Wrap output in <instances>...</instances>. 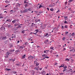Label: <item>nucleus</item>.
Masks as SVG:
<instances>
[{"label": "nucleus", "instance_id": "nucleus-41", "mask_svg": "<svg viewBox=\"0 0 75 75\" xmlns=\"http://www.w3.org/2000/svg\"><path fill=\"white\" fill-rule=\"evenodd\" d=\"M46 51L47 54V53H48V52H49V50H46Z\"/></svg>", "mask_w": 75, "mask_h": 75}, {"label": "nucleus", "instance_id": "nucleus-22", "mask_svg": "<svg viewBox=\"0 0 75 75\" xmlns=\"http://www.w3.org/2000/svg\"><path fill=\"white\" fill-rule=\"evenodd\" d=\"M35 31H36V33H38V32H39V31H38V29L35 30Z\"/></svg>", "mask_w": 75, "mask_h": 75}, {"label": "nucleus", "instance_id": "nucleus-5", "mask_svg": "<svg viewBox=\"0 0 75 75\" xmlns=\"http://www.w3.org/2000/svg\"><path fill=\"white\" fill-rule=\"evenodd\" d=\"M33 56L30 55V56L28 57V58L29 59H33Z\"/></svg>", "mask_w": 75, "mask_h": 75}, {"label": "nucleus", "instance_id": "nucleus-12", "mask_svg": "<svg viewBox=\"0 0 75 75\" xmlns=\"http://www.w3.org/2000/svg\"><path fill=\"white\" fill-rule=\"evenodd\" d=\"M35 64H36V66H38V65H39V63L38 62H35Z\"/></svg>", "mask_w": 75, "mask_h": 75}, {"label": "nucleus", "instance_id": "nucleus-7", "mask_svg": "<svg viewBox=\"0 0 75 75\" xmlns=\"http://www.w3.org/2000/svg\"><path fill=\"white\" fill-rule=\"evenodd\" d=\"M28 6H29V3H26L25 4V7H28Z\"/></svg>", "mask_w": 75, "mask_h": 75}, {"label": "nucleus", "instance_id": "nucleus-4", "mask_svg": "<svg viewBox=\"0 0 75 75\" xmlns=\"http://www.w3.org/2000/svg\"><path fill=\"white\" fill-rule=\"evenodd\" d=\"M18 21V19H15L14 20L12 21V23H16V21Z\"/></svg>", "mask_w": 75, "mask_h": 75}, {"label": "nucleus", "instance_id": "nucleus-16", "mask_svg": "<svg viewBox=\"0 0 75 75\" xmlns=\"http://www.w3.org/2000/svg\"><path fill=\"white\" fill-rule=\"evenodd\" d=\"M38 68H39V66H38V67L36 68V67H35V69H36V70H37V71L38 70Z\"/></svg>", "mask_w": 75, "mask_h": 75}, {"label": "nucleus", "instance_id": "nucleus-32", "mask_svg": "<svg viewBox=\"0 0 75 75\" xmlns=\"http://www.w3.org/2000/svg\"><path fill=\"white\" fill-rule=\"evenodd\" d=\"M10 53L8 52H7V53H6V54H8V55H10Z\"/></svg>", "mask_w": 75, "mask_h": 75}, {"label": "nucleus", "instance_id": "nucleus-20", "mask_svg": "<svg viewBox=\"0 0 75 75\" xmlns=\"http://www.w3.org/2000/svg\"><path fill=\"white\" fill-rule=\"evenodd\" d=\"M18 4L17 5V7H20V5H21V4H19V3H18L17 4Z\"/></svg>", "mask_w": 75, "mask_h": 75}, {"label": "nucleus", "instance_id": "nucleus-62", "mask_svg": "<svg viewBox=\"0 0 75 75\" xmlns=\"http://www.w3.org/2000/svg\"><path fill=\"white\" fill-rule=\"evenodd\" d=\"M40 71H41V70H42V68H40Z\"/></svg>", "mask_w": 75, "mask_h": 75}, {"label": "nucleus", "instance_id": "nucleus-45", "mask_svg": "<svg viewBox=\"0 0 75 75\" xmlns=\"http://www.w3.org/2000/svg\"><path fill=\"white\" fill-rule=\"evenodd\" d=\"M7 71H9V70H11V69H7Z\"/></svg>", "mask_w": 75, "mask_h": 75}, {"label": "nucleus", "instance_id": "nucleus-1", "mask_svg": "<svg viewBox=\"0 0 75 75\" xmlns=\"http://www.w3.org/2000/svg\"><path fill=\"white\" fill-rule=\"evenodd\" d=\"M46 56H47V55L45 54H43L42 55V57H42V59H41V60H43V59H45V58H46Z\"/></svg>", "mask_w": 75, "mask_h": 75}, {"label": "nucleus", "instance_id": "nucleus-54", "mask_svg": "<svg viewBox=\"0 0 75 75\" xmlns=\"http://www.w3.org/2000/svg\"><path fill=\"white\" fill-rule=\"evenodd\" d=\"M66 70H67V69H64L63 70V72H65V71H66Z\"/></svg>", "mask_w": 75, "mask_h": 75}, {"label": "nucleus", "instance_id": "nucleus-43", "mask_svg": "<svg viewBox=\"0 0 75 75\" xmlns=\"http://www.w3.org/2000/svg\"><path fill=\"white\" fill-rule=\"evenodd\" d=\"M64 23H65V24H68V22L66 21H64Z\"/></svg>", "mask_w": 75, "mask_h": 75}, {"label": "nucleus", "instance_id": "nucleus-29", "mask_svg": "<svg viewBox=\"0 0 75 75\" xmlns=\"http://www.w3.org/2000/svg\"><path fill=\"white\" fill-rule=\"evenodd\" d=\"M42 73L43 74V75H45V72L44 71H42Z\"/></svg>", "mask_w": 75, "mask_h": 75}, {"label": "nucleus", "instance_id": "nucleus-57", "mask_svg": "<svg viewBox=\"0 0 75 75\" xmlns=\"http://www.w3.org/2000/svg\"><path fill=\"white\" fill-rule=\"evenodd\" d=\"M68 32H66L65 33V34L66 35H67V34H68Z\"/></svg>", "mask_w": 75, "mask_h": 75}, {"label": "nucleus", "instance_id": "nucleus-50", "mask_svg": "<svg viewBox=\"0 0 75 75\" xmlns=\"http://www.w3.org/2000/svg\"><path fill=\"white\" fill-rule=\"evenodd\" d=\"M73 1L74 0H69V1H70V2H72V1Z\"/></svg>", "mask_w": 75, "mask_h": 75}, {"label": "nucleus", "instance_id": "nucleus-52", "mask_svg": "<svg viewBox=\"0 0 75 75\" xmlns=\"http://www.w3.org/2000/svg\"><path fill=\"white\" fill-rule=\"evenodd\" d=\"M5 3H8V1L7 0L6 1H5Z\"/></svg>", "mask_w": 75, "mask_h": 75}, {"label": "nucleus", "instance_id": "nucleus-49", "mask_svg": "<svg viewBox=\"0 0 75 75\" xmlns=\"http://www.w3.org/2000/svg\"><path fill=\"white\" fill-rule=\"evenodd\" d=\"M52 51H53L52 50H51L50 51V52L51 53H52Z\"/></svg>", "mask_w": 75, "mask_h": 75}, {"label": "nucleus", "instance_id": "nucleus-40", "mask_svg": "<svg viewBox=\"0 0 75 75\" xmlns=\"http://www.w3.org/2000/svg\"><path fill=\"white\" fill-rule=\"evenodd\" d=\"M15 59H16V58H14V59H12V61H13V62H14V61H15Z\"/></svg>", "mask_w": 75, "mask_h": 75}, {"label": "nucleus", "instance_id": "nucleus-14", "mask_svg": "<svg viewBox=\"0 0 75 75\" xmlns=\"http://www.w3.org/2000/svg\"><path fill=\"white\" fill-rule=\"evenodd\" d=\"M25 44H24L23 45H27L28 44V42H26L25 43H24Z\"/></svg>", "mask_w": 75, "mask_h": 75}, {"label": "nucleus", "instance_id": "nucleus-58", "mask_svg": "<svg viewBox=\"0 0 75 75\" xmlns=\"http://www.w3.org/2000/svg\"><path fill=\"white\" fill-rule=\"evenodd\" d=\"M33 33L34 34H35V35H36V34H37V33L36 32L35 33Z\"/></svg>", "mask_w": 75, "mask_h": 75}, {"label": "nucleus", "instance_id": "nucleus-8", "mask_svg": "<svg viewBox=\"0 0 75 75\" xmlns=\"http://www.w3.org/2000/svg\"><path fill=\"white\" fill-rule=\"evenodd\" d=\"M6 39H7V37H6V36H5V37H3L2 39V40H6Z\"/></svg>", "mask_w": 75, "mask_h": 75}, {"label": "nucleus", "instance_id": "nucleus-44", "mask_svg": "<svg viewBox=\"0 0 75 75\" xmlns=\"http://www.w3.org/2000/svg\"><path fill=\"white\" fill-rule=\"evenodd\" d=\"M62 39L63 40H64H64H65V38L64 37Z\"/></svg>", "mask_w": 75, "mask_h": 75}, {"label": "nucleus", "instance_id": "nucleus-3", "mask_svg": "<svg viewBox=\"0 0 75 75\" xmlns=\"http://www.w3.org/2000/svg\"><path fill=\"white\" fill-rule=\"evenodd\" d=\"M27 10L26 9H25V10H21L20 11V13H25L26 12H27V11H26Z\"/></svg>", "mask_w": 75, "mask_h": 75}, {"label": "nucleus", "instance_id": "nucleus-47", "mask_svg": "<svg viewBox=\"0 0 75 75\" xmlns=\"http://www.w3.org/2000/svg\"><path fill=\"white\" fill-rule=\"evenodd\" d=\"M62 29H64V27L63 26H62Z\"/></svg>", "mask_w": 75, "mask_h": 75}, {"label": "nucleus", "instance_id": "nucleus-42", "mask_svg": "<svg viewBox=\"0 0 75 75\" xmlns=\"http://www.w3.org/2000/svg\"><path fill=\"white\" fill-rule=\"evenodd\" d=\"M18 25L17 24V23H15V25H14V26H17Z\"/></svg>", "mask_w": 75, "mask_h": 75}, {"label": "nucleus", "instance_id": "nucleus-19", "mask_svg": "<svg viewBox=\"0 0 75 75\" xmlns=\"http://www.w3.org/2000/svg\"><path fill=\"white\" fill-rule=\"evenodd\" d=\"M21 48H23V46H19V49H21Z\"/></svg>", "mask_w": 75, "mask_h": 75}, {"label": "nucleus", "instance_id": "nucleus-23", "mask_svg": "<svg viewBox=\"0 0 75 75\" xmlns=\"http://www.w3.org/2000/svg\"><path fill=\"white\" fill-rule=\"evenodd\" d=\"M20 52V50H17L15 51V52Z\"/></svg>", "mask_w": 75, "mask_h": 75}, {"label": "nucleus", "instance_id": "nucleus-56", "mask_svg": "<svg viewBox=\"0 0 75 75\" xmlns=\"http://www.w3.org/2000/svg\"><path fill=\"white\" fill-rule=\"evenodd\" d=\"M16 65H17V66H20V65L18 64H16Z\"/></svg>", "mask_w": 75, "mask_h": 75}, {"label": "nucleus", "instance_id": "nucleus-26", "mask_svg": "<svg viewBox=\"0 0 75 75\" xmlns=\"http://www.w3.org/2000/svg\"><path fill=\"white\" fill-rule=\"evenodd\" d=\"M38 61V59H36L35 60V61H34V63H35V62H37Z\"/></svg>", "mask_w": 75, "mask_h": 75}, {"label": "nucleus", "instance_id": "nucleus-63", "mask_svg": "<svg viewBox=\"0 0 75 75\" xmlns=\"http://www.w3.org/2000/svg\"><path fill=\"white\" fill-rule=\"evenodd\" d=\"M49 6L50 7H53V6H52L51 5Z\"/></svg>", "mask_w": 75, "mask_h": 75}, {"label": "nucleus", "instance_id": "nucleus-46", "mask_svg": "<svg viewBox=\"0 0 75 75\" xmlns=\"http://www.w3.org/2000/svg\"><path fill=\"white\" fill-rule=\"evenodd\" d=\"M50 11H54V9H50Z\"/></svg>", "mask_w": 75, "mask_h": 75}, {"label": "nucleus", "instance_id": "nucleus-2", "mask_svg": "<svg viewBox=\"0 0 75 75\" xmlns=\"http://www.w3.org/2000/svg\"><path fill=\"white\" fill-rule=\"evenodd\" d=\"M11 18H8L6 20V22H7V21L8 22H11Z\"/></svg>", "mask_w": 75, "mask_h": 75}, {"label": "nucleus", "instance_id": "nucleus-51", "mask_svg": "<svg viewBox=\"0 0 75 75\" xmlns=\"http://www.w3.org/2000/svg\"><path fill=\"white\" fill-rule=\"evenodd\" d=\"M28 10H29V11H31V9L30 8H29L28 9Z\"/></svg>", "mask_w": 75, "mask_h": 75}, {"label": "nucleus", "instance_id": "nucleus-64", "mask_svg": "<svg viewBox=\"0 0 75 75\" xmlns=\"http://www.w3.org/2000/svg\"><path fill=\"white\" fill-rule=\"evenodd\" d=\"M63 50H66V48H64Z\"/></svg>", "mask_w": 75, "mask_h": 75}, {"label": "nucleus", "instance_id": "nucleus-60", "mask_svg": "<svg viewBox=\"0 0 75 75\" xmlns=\"http://www.w3.org/2000/svg\"><path fill=\"white\" fill-rule=\"evenodd\" d=\"M65 4H67V2L66 1L65 2Z\"/></svg>", "mask_w": 75, "mask_h": 75}, {"label": "nucleus", "instance_id": "nucleus-31", "mask_svg": "<svg viewBox=\"0 0 75 75\" xmlns=\"http://www.w3.org/2000/svg\"><path fill=\"white\" fill-rule=\"evenodd\" d=\"M27 0H25L24 1V3H28V2H27Z\"/></svg>", "mask_w": 75, "mask_h": 75}, {"label": "nucleus", "instance_id": "nucleus-27", "mask_svg": "<svg viewBox=\"0 0 75 75\" xmlns=\"http://www.w3.org/2000/svg\"><path fill=\"white\" fill-rule=\"evenodd\" d=\"M63 68L64 69H66V68H67V66H65L63 67Z\"/></svg>", "mask_w": 75, "mask_h": 75}, {"label": "nucleus", "instance_id": "nucleus-34", "mask_svg": "<svg viewBox=\"0 0 75 75\" xmlns=\"http://www.w3.org/2000/svg\"><path fill=\"white\" fill-rule=\"evenodd\" d=\"M48 40H45V43L47 42H48Z\"/></svg>", "mask_w": 75, "mask_h": 75}, {"label": "nucleus", "instance_id": "nucleus-35", "mask_svg": "<svg viewBox=\"0 0 75 75\" xmlns=\"http://www.w3.org/2000/svg\"><path fill=\"white\" fill-rule=\"evenodd\" d=\"M70 27L71 28H72V25H70Z\"/></svg>", "mask_w": 75, "mask_h": 75}, {"label": "nucleus", "instance_id": "nucleus-48", "mask_svg": "<svg viewBox=\"0 0 75 75\" xmlns=\"http://www.w3.org/2000/svg\"><path fill=\"white\" fill-rule=\"evenodd\" d=\"M53 54H57V52H54Z\"/></svg>", "mask_w": 75, "mask_h": 75}, {"label": "nucleus", "instance_id": "nucleus-13", "mask_svg": "<svg viewBox=\"0 0 75 75\" xmlns=\"http://www.w3.org/2000/svg\"><path fill=\"white\" fill-rule=\"evenodd\" d=\"M45 36H47V37H49V35H48V33H46L45 35Z\"/></svg>", "mask_w": 75, "mask_h": 75}, {"label": "nucleus", "instance_id": "nucleus-11", "mask_svg": "<svg viewBox=\"0 0 75 75\" xmlns=\"http://www.w3.org/2000/svg\"><path fill=\"white\" fill-rule=\"evenodd\" d=\"M64 67V64H62L59 67V68H61V67Z\"/></svg>", "mask_w": 75, "mask_h": 75}, {"label": "nucleus", "instance_id": "nucleus-17", "mask_svg": "<svg viewBox=\"0 0 75 75\" xmlns=\"http://www.w3.org/2000/svg\"><path fill=\"white\" fill-rule=\"evenodd\" d=\"M8 55L7 54H6L5 55V58H8Z\"/></svg>", "mask_w": 75, "mask_h": 75}, {"label": "nucleus", "instance_id": "nucleus-59", "mask_svg": "<svg viewBox=\"0 0 75 75\" xmlns=\"http://www.w3.org/2000/svg\"><path fill=\"white\" fill-rule=\"evenodd\" d=\"M34 74H35V73H34V72H32V75H34Z\"/></svg>", "mask_w": 75, "mask_h": 75}, {"label": "nucleus", "instance_id": "nucleus-28", "mask_svg": "<svg viewBox=\"0 0 75 75\" xmlns=\"http://www.w3.org/2000/svg\"><path fill=\"white\" fill-rule=\"evenodd\" d=\"M65 61H69V59H68V58H67L66 59Z\"/></svg>", "mask_w": 75, "mask_h": 75}, {"label": "nucleus", "instance_id": "nucleus-24", "mask_svg": "<svg viewBox=\"0 0 75 75\" xmlns=\"http://www.w3.org/2000/svg\"><path fill=\"white\" fill-rule=\"evenodd\" d=\"M64 28H68V25H66L64 27Z\"/></svg>", "mask_w": 75, "mask_h": 75}, {"label": "nucleus", "instance_id": "nucleus-18", "mask_svg": "<svg viewBox=\"0 0 75 75\" xmlns=\"http://www.w3.org/2000/svg\"><path fill=\"white\" fill-rule=\"evenodd\" d=\"M67 17H68V16H67V17H64V18L65 19V20H68V18H67Z\"/></svg>", "mask_w": 75, "mask_h": 75}, {"label": "nucleus", "instance_id": "nucleus-39", "mask_svg": "<svg viewBox=\"0 0 75 75\" xmlns=\"http://www.w3.org/2000/svg\"><path fill=\"white\" fill-rule=\"evenodd\" d=\"M13 37L14 38H16V35H14L13 36Z\"/></svg>", "mask_w": 75, "mask_h": 75}, {"label": "nucleus", "instance_id": "nucleus-38", "mask_svg": "<svg viewBox=\"0 0 75 75\" xmlns=\"http://www.w3.org/2000/svg\"><path fill=\"white\" fill-rule=\"evenodd\" d=\"M13 74H17V71H13Z\"/></svg>", "mask_w": 75, "mask_h": 75}, {"label": "nucleus", "instance_id": "nucleus-9", "mask_svg": "<svg viewBox=\"0 0 75 75\" xmlns=\"http://www.w3.org/2000/svg\"><path fill=\"white\" fill-rule=\"evenodd\" d=\"M1 30H5V28L4 27H2L1 28Z\"/></svg>", "mask_w": 75, "mask_h": 75}, {"label": "nucleus", "instance_id": "nucleus-37", "mask_svg": "<svg viewBox=\"0 0 75 75\" xmlns=\"http://www.w3.org/2000/svg\"><path fill=\"white\" fill-rule=\"evenodd\" d=\"M13 47V45H10V47Z\"/></svg>", "mask_w": 75, "mask_h": 75}, {"label": "nucleus", "instance_id": "nucleus-30", "mask_svg": "<svg viewBox=\"0 0 75 75\" xmlns=\"http://www.w3.org/2000/svg\"><path fill=\"white\" fill-rule=\"evenodd\" d=\"M17 28H21V26L20 25H19L18 27Z\"/></svg>", "mask_w": 75, "mask_h": 75}, {"label": "nucleus", "instance_id": "nucleus-33", "mask_svg": "<svg viewBox=\"0 0 75 75\" xmlns=\"http://www.w3.org/2000/svg\"><path fill=\"white\" fill-rule=\"evenodd\" d=\"M40 21V19H38L36 21V23H37V22H38V21Z\"/></svg>", "mask_w": 75, "mask_h": 75}, {"label": "nucleus", "instance_id": "nucleus-10", "mask_svg": "<svg viewBox=\"0 0 75 75\" xmlns=\"http://www.w3.org/2000/svg\"><path fill=\"white\" fill-rule=\"evenodd\" d=\"M50 50H54V47L53 46H51L50 47Z\"/></svg>", "mask_w": 75, "mask_h": 75}, {"label": "nucleus", "instance_id": "nucleus-21", "mask_svg": "<svg viewBox=\"0 0 75 75\" xmlns=\"http://www.w3.org/2000/svg\"><path fill=\"white\" fill-rule=\"evenodd\" d=\"M72 36H74L75 35V33H73L71 34Z\"/></svg>", "mask_w": 75, "mask_h": 75}, {"label": "nucleus", "instance_id": "nucleus-36", "mask_svg": "<svg viewBox=\"0 0 75 75\" xmlns=\"http://www.w3.org/2000/svg\"><path fill=\"white\" fill-rule=\"evenodd\" d=\"M10 4H8V5H6L5 6V7H9L10 6Z\"/></svg>", "mask_w": 75, "mask_h": 75}, {"label": "nucleus", "instance_id": "nucleus-25", "mask_svg": "<svg viewBox=\"0 0 75 75\" xmlns=\"http://www.w3.org/2000/svg\"><path fill=\"white\" fill-rule=\"evenodd\" d=\"M15 50L14 49H13L12 50H10V52H14V51Z\"/></svg>", "mask_w": 75, "mask_h": 75}, {"label": "nucleus", "instance_id": "nucleus-55", "mask_svg": "<svg viewBox=\"0 0 75 75\" xmlns=\"http://www.w3.org/2000/svg\"><path fill=\"white\" fill-rule=\"evenodd\" d=\"M60 11L59 10H58V11H57L56 12L57 13H59V12Z\"/></svg>", "mask_w": 75, "mask_h": 75}, {"label": "nucleus", "instance_id": "nucleus-53", "mask_svg": "<svg viewBox=\"0 0 75 75\" xmlns=\"http://www.w3.org/2000/svg\"><path fill=\"white\" fill-rule=\"evenodd\" d=\"M46 58H47V59H48V58H49V57H47V56H46Z\"/></svg>", "mask_w": 75, "mask_h": 75}, {"label": "nucleus", "instance_id": "nucleus-61", "mask_svg": "<svg viewBox=\"0 0 75 75\" xmlns=\"http://www.w3.org/2000/svg\"><path fill=\"white\" fill-rule=\"evenodd\" d=\"M3 18V17L1 16H0V18Z\"/></svg>", "mask_w": 75, "mask_h": 75}, {"label": "nucleus", "instance_id": "nucleus-15", "mask_svg": "<svg viewBox=\"0 0 75 75\" xmlns=\"http://www.w3.org/2000/svg\"><path fill=\"white\" fill-rule=\"evenodd\" d=\"M25 54H24L23 56H22V59H24V58H25Z\"/></svg>", "mask_w": 75, "mask_h": 75}, {"label": "nucleus", "instance_id": "nucleus-6", "mask_svg": "<svg viewBox=\"0 0 75 75\" xmlns=\"http://www.w3.org/2000/svg\"><path fill=\"white\" fill-rule=\"evenodd\" d=\"M44 7V6L42 5L41 4H40L39 7V8H42L43 7Z\"/></svg>", "mask_w": 75, "mask_h": 75}]
</instances>
